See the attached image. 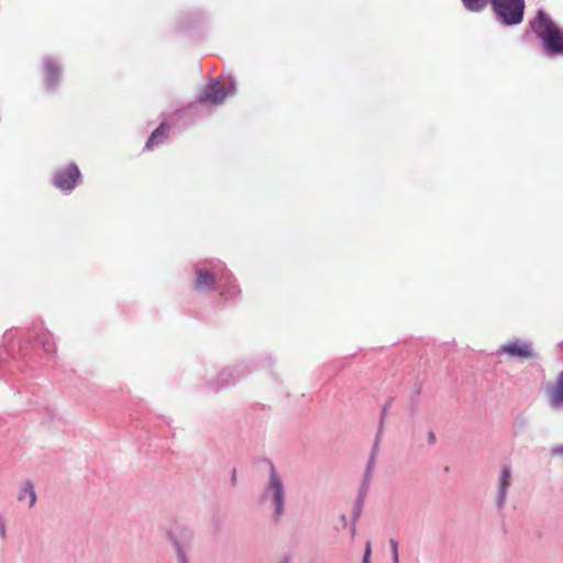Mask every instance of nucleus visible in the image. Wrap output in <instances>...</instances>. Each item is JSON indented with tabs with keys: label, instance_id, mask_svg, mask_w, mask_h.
<instances>
[{
	"label": "nucleus",
	"instance_id": "1",
	"mask_svg": "<svg viewBox=\"0 0 563 563\" xmlns=\"http://www.w3.org/2000/svg\"><path fill=\"white\" fill-rule=\"evenodd\" d=\"M531 27L541 38L545 51L551 54L563 53V29H560L543 11L538 12Z\"/></svg>",
	"mask_w": 563,
	"mask_h": 563
},
{
	"label": "nucleus",
	"instance_id": "2",
	"mask_svg": "<svg viewBox=\"0 0 563 563\" xmlns=\"http://www.w3.org/2000/svg\"><path fill=\"white\" fill-rule=\"evenodd\" d=\"M495 14L507 25L519 24L523 19L525 0H490Z\"/></svg>",
	"mask_w": 563,
	"mask_h": 563
},
{
	"label": "nucleus",
	"instance_id": "3",
	"mask_svg": "<svg viewBox=\"0 0 563 563\" xmlns=\"http://www.w3.org/2000/svg\"><path fill=\"white\" fill-rule=\"evenodd\" d=\"M499 352L508 355L510 358L529 360L534 356L532 345L522 340H515L503 344Z\"/></svg>",
	"mask_w": 563,
	"mask_h": 563
},
{
	"label": "nucleus",
	"instance_id": "4",
	"mask_svg": "<svg viewBox=\"0 0 563 563\" xmlns=\"http://www.w3.org/2000/svg\"><path fill=\"white\" fill-rule=\"evenodd\" d=\"M79 176L78 167L75 164H70L55 174L54 185L60 190H70L75 187Z\"/></svg>",
	"mask_w": 563,
	"mask_h": 563
},
{
	"label": "nucleus",
	"instance_id": "5",
	"mask_svg": "<svg viewBox=\"0 0 563 563\" xmlns=\"http://www.w3.org/2000/svg\"><path fill=\"white\" fill-rule=\"evenodd\" d=\"M547 398L551 408H563V371L558 375L555 383L549 386Z\"/></svg>",
	"mask_w": 563,
	"mask_h": 563
},
{
	"label": "nucleus",
	"instance_id": "6",
	"mask_svg": "<svg viewBox=\"0 0 563 563\" xmlns=\"http://www.w3.org/2000/svg\"><path fill=\"white\" fill-rule=\"evenodd\" d=\"M227 93L224 86L219 81L210 82L200 97V101L220 104L225 99Z\"/></svg>",
	"mask_w": 563,
	"mask_h": 563
},
{
	"label": "nucleus",
	"instance_id": "7",
	"mask_svg": "<svg viewBox=\"0 0 563 563\" xmlns=\"http://www.w3.org/2000/svg\"><path fill=\"white\" fill-rule=\"evenodd\" d=\"M269 488L273 489V492H274V498H275V504H276V514L278 516H280L282 509H283V501H284L283 486L274 471L272 472V475H271Z\"/></svg>",
	"mask_w": 563,
	"mask_h": 563
},
{
	"label": "nucleus",
	"instance_id": "8",
	"mask_svg": "<svg viewBox=\"0 0 563 563\" xmlns=\"http://www.w3.org/2000/svg\"><path fill=\"white\" fill-rule=\"evenodd\" d=\"M170 130V125L168 123H162L150 136L145 147L147 150H152L154 146L163 143L167 136L168 132Z\"/></svg>",
	"mask_w": 563,
	"mask_h": 563
},
{
	"label": "nucleus",
	"instance_id": "9",
	"mask_svg": "<svg viewBox=\"0 0 563 563\" xmlns=\"http://www.w3.org/2000/svg\"><path fill=\"white\" fill-rule=\"evenodd\" d=\"M44 77L48 87L53 88L57 85L60 78L59 67L52 60L44 64Z\"/></svg>",
	"mask_w": 563,
	"mask_h": 563
},
{
	"label": "nucleus",
	"instance_id": "10",
	"mask_svg": "<svg viewBox=\"0 0 563 563\" xmlns=\"http://www.w3.org/2000/svg\"><path fill=\"white\" fill-rule=\"evenodd\" d=\"M216 284V276L206 271V269H197V279H196V289L199 291L210 289Z\"/></svg>",
	"mask_w": 563,
	"mask_h": 563
},
{
	"label": "nucleus",
	"instance_id": "11",
	"mask_svg": "<svg viewBox=\"0 0 563 563\" xmlns=\"http://www.w3.org/2000/svg\"><path fill=\"white\" fill-rule=\"evenodd\" d=\"M510 485V470L508 467H505L501 472V476H500V481H499V504L501 505L504 499H505V495H506V489L508 488V486Z\"/></svg>",
	"mask_w": 563,
	"mask_h": 563
},
{
	"label": "nucleus",
	"instance_id": "12",
	"mask_svg": "<svg viewBox=\"0 0 563 563\" xmlns=\"http://www.w3.org/2000/svg\"><path fill=\"white\" fill-rule=\"evenodd\" d=\"M25 498H29V506L32 507L35 504L36 495L34 492L33 485L27 482L22 487L21 494L19 495V499L23 500Z\"/></svg>",
	"mask_w": 563,
	"mask_h": 563
},
{
	"label": "nucleus",
	"instance_id": "13",
	"mask_svg": "<svg viewBox=\"0 0 563 563\" xmlns=\"http://www.w3.org/2000/svg\"><path fill=\"white\" fill-rule=\"evenodd\" d=\"M464 7L470 11H481L483 10L487 4L489 0H462Z\"/></svg>",
	"mask_w": 563,
	"mask_h": 563
},
{
	"label": "nucleus",
	"instance_id": "14",
	"mask_svg": "<svg viewBox=\"0 0 563 563\" xmlns=\"http://www.w3.org/2000/svg\"><path fill=\"white\" fill-rule=\"evenodd\" d=\"M389 544H390L391 553H393V563H399L398 542L394 539H390Z\"/></svg>",
	"mask_w": 563,
	"mask_h": 563
},
{
	"label": "nucleus",
	"instance_id": "15",
	"mask_svg": "<svg viewBox=\"0 0 563 563\" xmlns=\"http://www.w3.org/2000/svg\"><path fill=\"white\" fill-rule=\"evenodd\" d=\"M372 555V543L368 541L365 545L364 556L362 563H369Z\"/></svg>",
	"mask_w": 563,
	"mask_h": 563
},
{
	"label": "nucleus",
	"instance_id": "16",
	"mask_svg": "<svg viewBox=\"0 0 563 563\" xmlns=\"http://www.w3.org/2000/svg\"><path fill=\"white\" fill-rule=\"evenodd\" d=\"M44 349L47 353L54 354L56 352V347L54 343H45Z\"/></svg>",
	"mask_w": 563,
	"mask_h": 563
},
{
	"label": "nucleus",
	"instance_id": "17",
	"mask_svg": "<svg viewBox=\"0 0 563 563\" xmlns=\"http://www.w3.org/2000/svg\"><path fill=\"white\" fill-rule=\"evenodd\" d=\"M429 441H430V443H434V441H435V435L432 431L429 432Z\"/></svg>",
	"mask_w": 563,
	"mask_h": 563
},
{
	"label": "nucleus",
	"instance_id": "18",
	"mask_svg": "<svg viewBox=\"0 0 563 563\" xmlns=\"http://www.w3.org/2000/svg\"><path fill=\"white\" fill-rule=\"evenodd\" d=\"M232 482H233V484H235V482H236V472H235V470H233V473H232Z\"/></svg>",
	"mask_w": 563,
	"mask_h": 563
}]
</instances>
